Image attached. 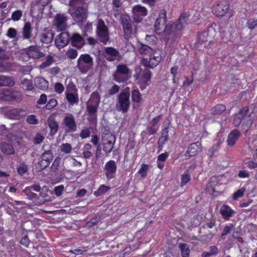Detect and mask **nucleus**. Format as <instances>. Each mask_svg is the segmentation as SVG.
<instances>
[{"label":"nucleus","instance_id":"nucleus-3","mask_svg":"<svg viewBox=\"0 0 257 257\" xmlns=\"http://www.w3.org/2000/svg\"><path fill=\"white\" fill-rule=\"evenodd\" d=\"M93 66V59L89 54H81L77 61V67L82 74H85L91 69Z\"/></svg>","mask_w":257,"mask_h":257},{"label":"nucleus","instance_id":"nucleus-37","mask_svg":"<svg viewBox=\"0 0 257 257\" xmlns=\"http://www.w3.org/2000/svg\"><path fill=\"white\" fill-rule=\"evenodd\" d=\"M137 48L139 53L142 54L151 53L153 51V49L150 47L142 43H139L138 44Z\"/></svg>","mask_w":257,"mask_h":257},{"label":"nucleus","instance_id":"nucleus-21","mask_svg":"<svg viewBox=\"0 0 257 257\" xmlns=\"http://www.w3.org/2000/svg\"><path fill=\"white\" fill-rule=\"evenodd\" d=\"M87 10L82 7L78 8L72 14L73 18L77 22H80L85 20L87 18Z\"/></svg>","mask_w":257,"mask_h":257},{"label":"nucleus","instance_id":"nucleus-8","mask_svg":"<svg viewBox=\"0 0 257 257\" xmlns=\"http://www.w3.org/2000/svg\"><path fill=\"white\" fill-rule=\"evenodd\" d=\"M115 137L111 134H104L102 136L103 150L106 154L110 153L115 142Z\"/></svg>","mask_w":257,"mask_h":257},{"label":"nucleus","instance_id":"nucleus-11","mask_svg":"<svg viewBox=\"0 0 257 257\" xmlns=\"http://www.w3.org/2000/svg\"><path fill=\"white\" fill-rule=\"evenodd\" d=\"M131 20L128 17H125L122 19V25L123 28V32L126 38L130 37L132 34L136 32L137 28L130 23Z\"/></svg>","mask_w":257,"mask_h":257},{"label":"nucleus","instance_id":"nucleus-22","mask_svg":"<svg viewBox=\"0 0 257 257\" xmlns=\"http://www.w3.org/2000/svg\"><path fill=\"white\" fill-rule=\"evenodd\" d=\"M70 39L72 46L78 49L81 48L85 44L84 39L78 33L73 34Z\"/></svg>","mask_w":257,"mask_h":257},{"label":"nucleus","instance_id":"nucleus-51","mask_svg":"<svg viewBox=\"0 0 257 257\" xmlns=\"http://www.w3.org/2000/svg\"><path fill=\"white\" fill-rule=\"evenodd\" d=\"M53 58L51 56H48L47 57V60L46 61L43 62L40 67L42 68H44L45 67L49 66L53 62Z\"/></svg>","mask_w":257,"mask_h":257},{"label":"nucleus","instance_id":"nucleus-15","mask_svg":"<svg viewBox=\"0 0 257 257\" xmlns=\"http://www.w3.org/2000/svg\"><path fill=\"white\" fill-rule=\"evenodd\" d=\"M132 11L134 19L137 22H140L142 20V17L147 15L146 8L140 5L134 6Z\"/></svg>","mask_w":257,"mask_h":257},{"label":"nucleus","instance_id":"nucleus-1","mask_svg":"<svg viewBox=\"0 0 257 257\" xmlns=\"http://www.w3.org/2000/svg\"><path fill=\"white\" fill-rule=\"evenodd\" d=\"M173 24L167 20L166 12L164 10L160 11L156 19L154 28L155 32L167 39L170 35L172 30Z\"/></svg>","mask_w":257,"mask_h":257},{"label":"nucleus","instance_id":"nucleus-27","mask_svg":"<svg viewBox=\"0 0 257 257\" xmlns=\"http://www.w3.org/2000/svg\"><path fill=\"white\" fill-rule=\"evenodd\" d=\"M63 122L66 127L71 132H74L76 130V124L73 116L71 114L66 116Z\"/></svg>","mask_w":257,"mask_h":257},{"label":"nucleus","instance_id":"nucleus-61","mask_svg":"<svg viewBox=\"0 0 257 257\" xmlns=\"http://www.w3.org/2000/svg\"><path fill=\"white\" fill-rule=\"evenodd\" d=\"M28 171L27 166L25 165H21L18 168V172L21 175H23Z\"/></svg>","mask_w":257,"mask_h":257},{"label":"nucleus","instance_id":"nucleus-30","mask_svg":"<svg viewBox=\"0 0 257 257\" xmlns=\"http://www.w3.org/2000/svg\"><path fill=\"white\" fill-rule=\"evenodd\" d=\"M22 34L24 39L28 40L32 37V27L30 22H27L25 24L23 28Z\"/></svg>","mask_w":257,"mask_h":257},{"label":"nucleus","instance_id":"nucleus-41","mask_svg":"<svg viewBox=\"0 0 257 257\" xmlns=\"http://www.w3.org/2000/svg\"><path fill=\"white\" fill-rule=\"evenodd\" d=\"M132 97L133 101L138 103L142 100L141 94L139 90L134 89L132 93Z\"/></svg>","mask_w":257,"mask_h":257},{"label":"nucleus","instance_id":"nucleus-12","mask_svg":"<svg viewBox=\"0 0 257 257\" xmlns=\"http://www.w3.org/2000/svg\"><path fill=\"white\" fill-rule=\"evenodd\" d=\"M229 10V5L227 3L220 2L214 5L212 12L217 17H223Z\"/></svg>","mask_w":257,"mask_h":257},{"label":"nucleus","instance_id":"nucleus-6","mask_svg":"<svg viewBox=\"0 0 257 257\" xmlns=\"http://www.w3.org/2000/svg\"><path fill=\"white\" fill-rule=\"evenodd\" d=\"M130 94L128 91H122L118 96V102L116 105L117 109L122 112L127 111L130 106Z\"/></svg>","mask_w":257,"mask_h":257},{"label":"nucleus","instance_id":"nucleus-28","mask_svg":"<svg viewBox=\"0 0 257 257\" xmlns=\"http://www.w3.org/2000/svg\"><path fill=\"white\" fill-rule=\"evenodd\" d=\"M240 136V133L237 130H233L228 135L227 144L229 147L233 146Z\"/></svg>","mask_w":257,"mask_h":257},{"label":"nucleus","instance_id":"nucleus-57","mask_svg":"<svg viewBox=\"0 0 257 257\" xmlns=\"http://www.w3.org/2000/svg\"><path fill=\"white\" fill-rule=\"evenodd\" d=\"M44 139V137L41 134L38 133L34 138V143L35 144H39L41 143Z\"/></svg>","mask_w":257,"mask_h":257},{"label":"nucleus","instance_id":"nucleus-25","mask_svg":"<svg viewBox=\"0 0 257 257\" xmlns=\"http://www.w3.org/2000/svg\"><path fill=\"white\" fill-rule=\"evenodd\" d=\"M106 59L109 61H113L117 59L119 55V52L112 47H106L105 49Z\"/></svg>","mask_w":257,"mask_h":257},{"label":"nucleus","instance_id":"nucleus-35","mask_svg":"<svg viewBox=\"0 0 257 257\" xmlns=\"http://www.w3.org/2000/svg\"><path fill=\"white\" fill-rule=\"evenodd\" d=\"M169 128L166 127L162 130L161 136L158 141V145L162 146L169 140Z\"/></svg>","mask_w":257,"mask_h":257},{"label":"nucleus","instance_id":"nucleus-56","mask_svg":"<svg viewBox=\"0 0 257 257\" xmlns=\"http://www.w3.org/2000/svg\"><path fill=\"white\" fill-rule=\"evenodd\" d=\"M54 90L58 94L62 93L64 90V86L60 83H56L54 85Z\"/></svg>","mask_w":257,"mask_h":257},{"label":"nucleus","instance_id":"nucleus-9","mask_svg":"<svg viewBox=\"0 0 257 257\" xmlns=\"http://www.w3.org/2000/svg\"><path fill=\"white\" fill-rule=\"evenodd\" d=\"M96 33L101 41L106 44L108 39V31L104 21L102 20H99L98 21Z\"/></svg>","mask_w":257,"mask_h":257},{"label":"nucleus","instance_id":"nucleus-54","mask_svg":"<svg viewBox=\"0 0 257 257\" xmlns=\"http://www.w3.org/2000/svg\"><path fill=\"white\" fill-rule=\"evenodd\" d=\"M17 35V30L13 28H10L8 29L7 31V36L11 39L15 38Z\"/></svg>","mask_w":257,"mask_h":257},{"label":"nucleus","instance_id":"nucleus-10","mask_svg":"<svg viewBox=\"0 0 257 257\" xmlns=\"http://www.w3.org/2000/svg\"><path fill=\"white\" fill-rule=\"evenodd\" d=\"M116 164L114 161L109 160L104 166V174L108 180L115 177L116 171Z\"/></svg>","mask_w":257,"mask_h":257},{"label":"nucleus","instance_id":"nucleus-45","mask_svg":"<svg viewBox=\"0 0 257 257\" xmlns=\"http://www.w3.org/2000/svg\"><path fill=\"white\" fill-rule=\"evenodd\" d=\"M60 149L62 152H63L65 154H69L72 151V146L70 144L68 143L62 144L60 146Z\"/></svg>","mask_w":257,"mask_h":257},{"label":"nucleus","instance_id":"nucleus-49","mask_svg":"<svg viewBox=\"0 0 257 257\" xmlns=\"http://www.w3.org/2000/svg\"><path fill=\"white\" fill-rule=\"evenodd\" d=\"M148 166L147 165L143 164L138 171V173L143 177H146L147 174Z\"/></svg>","mask_w":257,"mask_h":257},{"label":"nucleus","instance_id":"nucleus-55","mask_svg":"<svg viewBox=\"0 0 257 257\" xmlns=\"http://www.w3.org/2000/svg\"><path fill=\"white\" fill-rule=\"evenodd\" d=\"M247 25L249 29H253L257 26V19H249L247 22Z\"/></svg>","mask_w":257,"mask_h":257},{"label":"nucleus","instance_id":"nucleus-20","mask_svg":"<svg viewBox=\"0 0 257 257\" xmlns=\"http://www.w3.org/2000/svg\"><path fill=\"white\" fill-rule=\"evenodd\" d=\"M151 77V73L149 70H147L138 79V83L142 90L145 89L149 84V82Z\"/></svg>","mask_w":257,"mask_h":257},{"label":"nucleus","instance_id":"nucleus-19","mask_svg":"<svg viewBox=\"0 0 257 257\" xmlns=\"http://www.w3.org/2000/svg\"><path fill=\"white\" fill-rule=\"evenodd\" d=\"M54 38V34L51 30L45 29L39 35L40 41L43 43L49 44Z\"/></svg>","mask_w":257,"mask_h":257},{"label":"nucleus","instance_id":"nucleus-62","mask_svg":"<svg viewBox=\"0 0 257 257\" xmlns=\"http://www.w3.org/2000/svg\"><path fill=\"white\" fill-rule=\"evenodd\" d=\"M90 135V132L89 129L86 128L83 130L80 134V136L82 139H85L89 137Z\"/></svg>","mask_w":257,"mask_h":257},{"label":"nucleus","instance_id":"nucleus-13","mask_svg":"<svg viewBox=\"0 0 257 257\" xmlns=\"http://www.w3.org/2000/svg\"><path fill=\"white\" fill-rule=\"evenodd\" d=\"M21 98V94L19 91H13L10 89H6L0 93V98L5 101L19 100Z\"/></svg>","mask_w":257,"mask_h":257},{"label":"nucleus","instance_id":"nucleus-2","mask_svg":"<svg viewBox=\"0 0 257 257\" xmlns=\"http://www.w3.org/2000/svg\"><path fill=\"white\" fill-rule=\"evenodd\" d=\"M248 111L247 106L244 107L241 109L238 113H236L234 115L233 123L235 126H238L241 122L243 121L242 125V130L244 132H247L252 123V117L254 115L251 113L249 116L246 115Z\"/></svg>","mask_w":257,"mask_h":257},{"label":"nucleus","instance_id":"nucleus-7","mask_svg":"<svg viewBox=\"0 0 257 257\" xmlns=\"http://www.w3.org/2000/svg\"><path fill=\"white\" fill-rule=\"evenodd\" d=\"M151 53L149 60L147 59H143L142 60V64L145 67L154 68L157 66L160 62L161 58V52L160 50H155Z\"/></svg>","mask_w":257,"mask_h":257},{"label":"nucleus","instance_id":"nucleus-64","mask_svg":"<svg viewBox=\"0 0 257 257\" xmlns=\"http://www.w3.org/2000/svg\"><path fill=\"white\" fill-rule=\"evenodd\" d=\"M119 90V87L114 84L112 87L109 90V94L110 95H113L116 93Z\"/></svg>","mask_w":257,"mask_h":257},{"label":"nucleus","instance_id":"nucleus-26","mask_svg":"<svg viewBox=\"0 0 257 257\" xmlns=\"http://www.w3.org/2000/svg\"><path fill=\"white\" fill-rule=\"evenodd\" d=\"M201 150V144L199 142L194 143L189 145L186 155L189 157H193L200 152Z\"/></svg>","mask_w":257,"mask_h":257},{"label":"nucleus","instance_id":"nucleus-14","mask_svg":"<svg viewBox=\"0 0 257 257\" xmlns=\"http://www.w3.org/2000/svg\"><path fill=\"white\" fill-rule=\"evenodd\" d=\"M215 31L212 27L208 29L207 31L200 33L198 36V41L199 43L203 44L207 42H211L212 38L215 37Z\"/></svg>","mask_w":257,"mask_h":257},{"label":"nucleus","instance_id":"nucleus-46","mask_svg":"<svg viewBox=\"0 0 257 257\" xmlns=\"http://www.w3.org/2000/svg\"><path fill=\"white\" fill-rule=\"evenodd\" d=\"M190 180V176L188 172L186 171L184 172L181 177V186H183Z\"/></svg>","mask_w":257,"mask_h":257},{"label":"nucleus","instance_id":"nucleus-42","mask_svg":"<svg viewBox=\"0 0 257 257\" xmlns=\"http://www.w3.org/2000/svg\"><path fill=\"white\" fill-rule=\"evenodd\" d=\"M66 98L67 101L70 104H74L78 102V95L73 93H68L66 94Z\"/></svg>","mask_w":257,"mask_h":257},{"label":"nucleus","instance_id":"nucleus-17","mask_svg":"<svg viewBox=\"0 0 257 257\" xmlns=\"http://www.w3.org/2000/svg\"><path fill=\"white\" fill-rule=\"evenodd\" d=\"M68 17L64 14H57L55 17V26L57 30L62 31L67 28Z\"/></svg>","mask_w":257,"mask_h":257},{"label":"nucleus","instance_id":"nucleus-4","mask_svg":"<svg viewBox=\"0 0 257 257\" xmlns=\"http://www.w3.org/2000/svg\"><path fill=\"white\" fill-rule=\"evenodd\" d=\"M100 102V96L98 93L93 92L87 103V110L94 119H96L97 108Z\"/></svg>","mask_w":257,"mask_h":257},{"label":"nucleus","instance_id":"nucleus-40","mask_svg":"<svg viewBox=\"0 0 257 257\" xmlns=\"http://www.w3.org/2000/svg\"><path fill=\"white\" fill-rule=\"evenodd\" d=\"M109 189V187L108 186L101 185L96 191H94V195L97 197L100 196L105 193Z\"/></svg>","mask_w":257,"mask_h":257},{"label":"nucleus","instance_id":"nucleus-29","mask_svg":"<svg viewBox=\"0 0 257 257\" xmlns=\"http://www.w3.org/2000/svg\"><path fill=\"white\" fill-rule=\"evenodd\" d=\"M220 212L224 219L228 220L234 213V211L229 206L224 204L221 206Z\"/></svg>","mask_w":257,"mask_h":257},{"label":"nucleus","instance_id":"nucleus-33","mask_svg":"<svg viewBox=\"0 0 257 257\" xmlns=\"http://www.w3.org/2000/svg\"><path fill=\"white\" fill-rule=\"evenodd\" d=\"M160 119V116H159L155 117L153 119L151 122V125L147 128V130L149 134L153 135L157 133L159 128L158 122H159Z\"/></svg>","mask_w":257,"mask_h":257},{"label":"nucleus","instance_id":"nucleus-58","mask_svg":"<svg viewBox=\"0 0 257 257\" xmlns=\"http://www.w3.org/2000/svg\"><path fill=\"white\" fill-rule=\"evenodd\" d=\"M145 40L150 44H156L158 39L154 35H147L145 38Z\"/></svg>","mask_w":257,"mask_h":257},{"label":"nucleus","instance_id":"nucleus-48","mask_svg":"<svg viewBox=\"0 0 257 257\" xmlns=\"http://www.w3.org/2000/svg\"><path fill=\"white\" fill-rule=\"evenodd\" d=\"M32 188L28 187L24 190L25 194L27 196L28 198L30 199L35 198L36 197V194L32 192Z\"/></svg>","mask_w":257,"mask_h":257},{"label":"nucleus","instance_id":"nucleus-24","mask_svg":"<svg viewBox=\"0 0 257 257\" xmlns=\"http://www.w3.org/2000/svg\"><path fill=\"white\" fill-rule=\"evenodd\" d=\"M8 116L13 119H19L26 115L25 110L20 109H15L9 110L7 113Z\"/></svg>","mask_w":257,"mask_h":257},{"label":"nucleus","instance_id":"nucleus-59","mask_svg":"<svg viewBox=\"0 0 257 257\" xmlns=\"http://www.w3.org/2000/svg\"><path fill=\"white\" fill-rule=\"evenodd\" d=\"M27 121L31 124H36L38 123V120L34 115H30L27 118Z\"/></svg>","mask_w":257,"mask_h":257},{"label":"nucleus","instance_id":"nucleus-32","mask_svg":"<svg viewBox=\"0 0 257 257\" xmlns=\"http://www.w3.org/2000/svg\"><path fill=\"white\" fill-rule=\"evenodd\" d=\"M47 123L49 128H50V134L52 135H54L57 133L58 127V124L55 120L54 115H51L48 117Z\"/></svg>","mask_w":257,"mask_h":257},{"label":"nucleus","instance_id":"nucleus-43","mask_svg":"<svg viewBox=\"0 0 257 257\" xmlns=\"http://www.w3.org/2000/svg\"><path fill=\"white\" fill-rule=\"evenodd\" d=\"M65 55L67 58L70 59H74L77 57L78 53L76 50L70 48L66 51Z\"/></svg>","mask_w":257,"mask_h":257},{"label":"nucleus","instance_id":"nucleus-47","mask_svg":"<svg viewBox=\"0 0 257 257\" xmlns=\"http://www.w3.org/2000/svg\"><path fill=\"white\" fill-rule=\"evenodd\" d=\"M22 85L23 89L27 90H32L33 89L32 82L27 79L23 80Z\"/></svg>","mask_w":257,"mask_h":257},{"label":"nucleus","instance_id":"nucleus-44","mask_svg":"<svg viewBox=\"0 0 257 257\" xmlns=\"http://www.w3.org/2000/svg\"><path fill=\"white\" fill-rule=\"evenodd\" d=\"M245 167L250 169H253L257 168V160H246L244 161Z\"/></svg>","mask_w":257,"mask_h":257},{"label":"nucleus","instance_id":"nucleus-38","mask_svg":"<svg viewBox=\"0 0 257 257\" xmlns=\"http://www.w3.org/2000/svg\"><path fill=\"white\" fill-rule=\"evenodd\" d=\"M14 81L9 77L0 75V86H13Z\"/></svg>","mask_w":257,"mask_h":257},{"label":"nucleus","instance_id":"nucleus-52","mask_svg":"<svg viewBox=\"0 0 257 257\" xmlns=\"http://www.w3.org/2000/svg\"><path fill=\"white\" fill-rule=\"evenodd\" d=\"M22 16V12L21 10H17L14 12L12 15V19L15 21L19 20Z\"/></svg>","mask_w":257,"mask_h":257},{"label":"nucleus","instance_id":"nucleus-31","mask_svg":"<svg viewBox=\"0 0 257 257\" xmlns=\"http://www.w3.org/2000/svg\"><path fill=\"white\" fill-rule=\"evenodd\" d=\"M35 86L42 90H46L48 88V82L44 78L41 77H37L34 80Z\"/></svg>","mask_w":257,"mask_h":257},{"label":"nucleus","instance_id":"nucleus-39","mask_svg":"<svg viewBox=\"0 0 257 257\" xmlns=\"http://www.w3.org/2000/svg\"><path fill=\"white\" fill-rule=\"evenodd\" d=\"M181 250V255L183 257H189L190 254V249L187 244L180 243L179 245Z\"/></svg>","mask_w":257,"mask_h":257},{"label":"nucleus","instance_id":"nucleus-63","mask_svg":"<svg viewBox=\"0 0 257 257\" xmlns=\"http://www.w3.org/2000/svg\"><path fill=\"white\" fill-rule=\"evenodd\" d=\"M47 99V95L45 94H42L40 95L39 99L37 101L38 104H44L46 102Z\"/></svg>","mask_w":257,"mask_h":257},{"label":"nucleus","instance_id":"nucleus-34","mask_svg":"<svg viewBox=\"0 0 257 257\" xmlns=\"http://www.w3.org/2000/svg\"><path fill=\"white\" fill-rule=\"evenodd\" d=\"M187 23V18L185 15H181L175 24V29L177 31L182 30Z\"/></svg>","mask_w":257,"mask_h":257},{"label":"nucleus","instance_id":"nucleus-16","mask_svg":"<svg viewBox=\"0 0 257 257\" xmlns=\"http://www.w3.org/2000/svg\"><path fill=\"white\" fill-rule=\"evenodd\" d=\"M53 159V155L51 151H45L41 157L39 162L40 168L43 170L47 167Z\"/></svg>","mask_w":257,"mask_h":257},{"label":"nucleus","instance_id":"nucleus-23","mask_svg":"<svg viewBox=\"0 0 257 257\" xmlns=\"http://www.w3.org/2000/svg\"><path fill=\"white\" fill-rule=\"evenodd\" d=\"M27 54L29 57L33 59H38L43 56V54L41 52L37 46H31L28 48Z\"/></svg>","mask_w":257,"mask_h":257},{"label":"nucleus","instance_id":"nucleus-50","mask_svg":"<svg viewBox=\"0 0 257 257\" xmlns=\"http://www.w3.org/2000/svg\"><path fill=\"white\" fill-rule=\"evenodd\" d=\"M225 110V106L223 104H218L214 108L213 113L215 114H219Z\"/></svg>","mask_w":257,"mask_h":257},{"label":"nucleus","instance_id":"nucleus-5","mask_svg":"<svg viewBox=\"0 0 257 257\" xmlns=\"http://www.w3.org/2000/svg\"><path fill=\"white\" fill-rule=\"evenodd\" d=\"M131 74V71L124 64L118 65L116 71L113 74V79L117 82L120 83L126 80Z\"/></svg>","mask_w":257,"mask_h":257},{"label":"nucleus","instance_id":"nucleus-60","mask_svg":"<svg viewBox=\"0 0 257 257\" xmlns=\"http://www.w3.org/2000/svg\"><path fill=\"white\" fill-rule=\"evenodd\" d=\"M245 191V189L244 188H241L240 189L236 191L233 194V198L234 200H236L238 198L241 197L243 196L244 192Z\"/></svg>","mask_w":257,"mask_h":257},{"label":"nucleus","instance_id":"nucleus-36","mask_svg":"<svg viewBox=\"0 0 257 257\" xmlns=\"http://www.w3.org/2000/svg\"><path fill=\"white\" fill-rule=\"evenodd\" d=\"M1 149L4 153L7 155L13 154L15 153L13 146L7 143H2L1 144Z\"/></svg>","mask_w":257,"mask_h":257},{"label":"nucleus","instance_id":"nucleus-53","mask_svg":"<svg viewBox=\"0 0 257 257\" xmlns=\"http://www.w3.org/2000/svg\"><path fill=\"white\" fill-rule=\"evenodd\" d=\"M57 104V101L54 98L51 99L49 100L48 102L46 105V108L47 110H50L54 107Z\"/></svg>","mask_w":257,"mask_h":257},{"label":"nucleus","instance_id":"nucleus-18","mask_svg":"<svg viewBox=\"0 0 257 257\" xmlns=\"http://www.w3.org/2000/svg\"><path fill=\"white\" fill-rule=\"evenodd\" d=\"M70 40V37L67 33H61L58 35L55 40V43L56 47L59 48H62L66 46Z\"/></svg>","mask_w":257,"mask_h":257}]
</instances>
